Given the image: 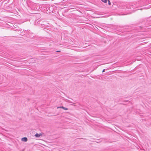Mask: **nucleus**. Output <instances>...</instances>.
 <instances>
[{"label": "nucleus", "instance_id": "9d476101", "mask_svg": "<svg viewBox=\"0 0 151 151\" xmlns=\"http://www.w3.org/2000/svg\"><path fill=\"white\" fill-rule=\"evenodd\" d=\"M60 50H57V51H56V52H60Z\"/></svg>", "mask_w": 151, "mask_h": 151}, {"label": "nucleus", "instance_id": "0eeeda50", "mask_svg": "<svg viewBox=\"0 0 151 151\" xmlns=\"http://www.w3.org/2000/svg\"><path fill=\"white\" fill-rule=\"evenodd\" d=\"M41 135V134H39L38 133H37L35 134V136L37 137H39Z\"/></svg>", "mask_w": 151, "mask_h": 151}, {"label": "nucleus", "instance_id": "6e6552de", "mask_svg": "<svg viewBox=\"0 0 151 151\" xmlns=\"http://www.w3.org/2000/svg\"><path fill=\"white\" fill-rule=\"evenodd\" d=\"M102 1L104 3H106L107 2L108 0H102Z\"/></svg>", "mask_w": 151, "mask_h": 151}, {"label": "nucleus", "instance_id": "20e7f679", "mask_svg": "<svg viewBox=\"0 0 151 151\" xmlns=\"http://www.w3.org/2000/svg\"><path fill=\"white\" fill-rule=\"evenodd\" d=\"M49 12H48L50 13H51V12H54V10H53V6L50 5V9H49Z\"/></svg>", "mask_w": 151, "mask_h": 151}, {"label": "nucleus", "instance_id": "9b49d317", "mask_svg": "<svg viewBox=\"0 0 151 151\" xmlns=\"http://www.w3.org/2000/svg\"><path fill=\"white\" fill-rule=\"evenodd\" d=\"M105 69H104L103 70V71H102V72H104L105 71Z\"/></svg>", "mask_w": 151, "mask_h": 151}, {"label": "nucleus", "instance_id": "423d86ee", "mask_svg": "<svg viewBox=\"0 0 151 151\" xmlns=\"http://www.w3.org/2000/svg\"><path fill=\"white\" fill-rule=\"evenodd\" d=\"M22 140L24 142H27V139L26 137H24L22 139Z\"/></svg>", "mask_w": 151, "mask_h": 151}, {"label": "nucleus", "instance_id": "1a4fd4ad", "mask_svg": "<svg viewBox=\"0 0 151 151\" xmlns=\"http://www.w3.org/2000/svg\"><path fill=\"white\" fill-rule=\"evenodd\" d=\"M108 4L109 5H110L111 4V3L109 0H108Z\"/></svg>", "mask_w": 151, "mask_h": 151}, {"label": "nucleus", "instance_id": "f257e3e1", "mask_svg": "<svg viewBox=\"0 0 151 151\" xmlns=\"http://www.w3.org/2000/svg\"><path fill=\"white\" fill-rule=\"evenodd\" d=\"M127 7L132 12L135 10L147 9L151 8V0H140L128 5Z\"/></svg>", "mask_w": 151, "mask_h": 151}, {"label": "nucleus", "instance_id": "7ed1b4c3", "mask_svg": "<svg viewBox=\"0 0 151 151\" xmlns=\"http://www.w3.org/2000/svg\"><path fill=\"white\" fill-rule=\"evenodd\" d=\"M42 8L45 11H47L50 9V5L48 4L42 5Z\"/></svg>", "mask_w": 151, "mask_h": 151}, {"label": "nucleus", "instance_id": "f03ea898", "mask_svg": "<svg viewBox=\"0 0 151 151\" xmlns=\"http://www.w3.org/2000/svg\"><path fill=\"white\" fill-rule=\"evenodd\" d=\"M42 8V5H37L35 4L32 7V9L34 10H39V9L41 10Z\"/></svg>", "mask_w": 151, "mask_h": 151}, {"label": "nucleus", "instance_id": "39448f33", "mask_svg": "<svg viewBox=\"0 0 151 151\" xmlns=\"http://www.w3.org/2000/svg\"><path fill=\"white\" fill-rule=\"evenodd\" d=\"M57 109H58V108H62L63 109L65 110H68V108H65V107H64L63 106H58V107L57 108Z\"/></svg>", "mask_w": 151, "mask_h": 151}, {"label": "nucleus", "instance_id": "f8f14e48", "mask_svg": "<svg viewBox=\"0 0 151 151\" xmlns=\"http://www.w3.org/2000/svg\"><path fill=\"white\" fill-rule=\"evenodd\" d=\"M68 102H70V103H71V102H70V101H69V100H68Z\"/></svg>", "mask_w": 151, "mask_h": 151}]
</instances>
